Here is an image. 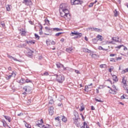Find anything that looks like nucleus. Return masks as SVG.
<instances>
[{"label":"nucleus","mask_w":128,"mask_h":128,"mask_svg":"<svg viewBox=\"0 0 128 128\" xmlns=\"http://www.w3.org/2000/svg\"><path fill=\"white\" fill-rule=\"evenodd\" d=\"M60 16L66 20H70V14L68 8L63 10L62 13L60 14Z\"/></svg>","instance_id":"1"},{"label":"nucleus","mask_w":128,"mask_h":128,"mask_svg":"<svg viewBox=\"0 0 128 128\" xmlns=\"http://www.w3.org/2000/svg\"><path fill=\"white\" fill-rule=\"evenodd\" d=\"M56 78V81L59 82V84H62L64 81V76L62 74H55L54 75Z\"/></svg>","instance_id":"2"},{"label":"nucleus","mask_w":128,"mask_h":128,"mask_svg":"<svg viewBox=\"0 0 128 128\" xmlns=\"http://www.w3.org/2000/svg\"><path fill=\"white\" fill-rule=\"evenodd\" d=\"M22 4H24L26 6H32V2L31 0H23Z\"/></svg>","instance_id":"3"},{"label":"nucleus","mask_w":128,"mask_h":128,"mask_svg":"<svg viewBox=\"0 0 128 128\" xmlns=\"http://www.w3.org/2000/svg\"><path fill=\"white\" fill-rule=\"evenodd\" d=\"M56 66L58 68H63L64 70H66V68H65L64 64H62L60 62H58L56 63Z\"/></svg>","instance_id":"4"},{"label":"nucleus","mask_w":128,"mask_h":128,"mask_svg":"<svg viewBox=\"0 0 128 128\" xmlns=\"http://www.w3.org/2000/svg\"><path fill=\"white\" fill-rule=\"evenodd\" d=\"M60 8L62 12L64 10H66L68 8V4L64 3L62 4L60 6Z\"/></svg>","instance_id":"5"},{"label":"nucleus","mask_w":128,"mask_h":128,"mask_svg":"<svg viewBox=\"0 0 128 128\" xmlns=\"http://www.w3.org/2000/svg\"><path fill=\"white\" fill-rule=\"evenodd\" d=\"M32 54H34V51L29 50H28V52H27V56L29 58H32Z\"/></svg>","instance_id":"6"},{"label":"nucleus","mask_w":128,"mask_h":128,"mask_svg":"<svg viewBox=\"0 0 128 128\" xmlns=\"http://www.w3.org/2000/svg\"><path fill=\"white\" fill-rule=\"evenodd\" d=\"M3 116L6 120H8V122H12V118H10V116L4 115Z\"/></svg>","instance_id":"7"},{"label":"nucleus","mask_w":128,"mask_h":128,"mask_svg":"<svg viewBox=\"0 0 128 128\" xmlns=\"http://www.w3.org/2000/svg\"><path fill=\"white\" fill-rule=\"evenodd\" d=\"M49 114H50V116H52V114H54V106H51L50 108H49Z\"/></svg>","instance_id":"8"},{"label":"nucleus","mask_w":128,"mask_h":128,"mask_svg":"<svg viewBox=\"0 0 128 128\" xmlns=\"http://www.w3.org/2000/svg\"><path fill=\"white\" fill-rule=\"evenodd\" d=\"M72 34H73L74 36H82V33H78V32H76V31H74V32H72Z\"/></svg>","instance_id":"9"},{"label":"nucleus","mask_w":128,"mask_h":128,"mask_svg":"<svg viewBox=\"0 0 128 128\" xmlns=\"http://www.w3.org/2000/svg\"><path fill=\"white\" fill-rule=\"evenodd\" d=\"M74 50V48H72V47H70L69 48H66V52H69L70 54L71 52H72V50Z\"/></svg>","instance_id":"10"},{"label":"nucleus","mask_w":128,"mask_h":128,"mask_svg":"<svg viewBox=\"0 0 128 128\" xmlns=\"http://www.w3.org/2000/svg\"><path fill=\"white\" fill-rule=\"evenodd\" d=\"M84 4V1L80 0H76L75 4Z\"/></svg>","instance_id":"11"},{"label":"nucleus","mask_w":128,"mask_h":128,"mask_svg":"<svg viewBox=\"0 0 128 128\" xmlns=\"http://www.w3.org/2000/svg\"><path fill=\"white\" fill-rule=\"evenodd\" d=\"M2 122L3 124V126H4V128H6V126H8V123H6V120H2Z\"/></svg>","instance_id":"12"},{"label":"nucleus","mask_w":128,"mask_h":128,"mask_svg":"<svg viewBox=\"0 0 128 128\" xmlns=\"http://www.w3.org/2000/svg\"><path fill=\"white\" fill-rule=\"evenodd\" d=\"M74 114L75 116V118H79V116H78V112L76 111V110H74Z\"/></svg>","instance_id":"13"},{"label":"nucleus","mask_w":128,"mask_h":128,"mask_svg":"<svg viewBox=\"0 0 128 128\" xmlns=\"http://www.w3.org/2000/svg\"><path fill=\"white\" fill-rule=\"evenodd\" d=\"M7 56H8V58H10V59L12 58V60H15L16 62H18V59L14 58L12 56H10V55L8 54L7 55Z\"/></svg>","instance_id":"14"},{"label":"nucleus","mask_w":128,"mask_h":128,"mask_svg":"<svg viewBox=\"0 0 128 128\" xmlns=\"http://www.w3.org/2000/svg\"><path fill=\"white\" fill-rule=\"evenodd\" d=\"M82 50L84 52H89V53L92 52V50H90L86 48H83Z\"/></svg>","instance_id":"15"},{"label":"nucleus","mask_w":128,"mask_h":128,"mask_svg":"<svg viewBox=\"0 0 128 128\" xmlns=\"http://www.w3.org/2000/svg\"><path fill=\"white\" fill-rule=\"evenodd\" d=\"M102 36L100 34H98L96 37V38H98L97 40H100V42H102Z\"/></svg>","instance_id":"16"},{"label":"nucleus","mask_w":128,"mask_h":128,"mask_svg":"<svg viewBox=\"0 0 128 128\" xmlns=\"http://www.w3.org/2000/svg\"><path fill=\"white\" fill-rule=\"evenodd\" d=\"M112 78H113V80H114V82H118V76H116L113 75Z\"/></svg>","instance_id":"17"},{"label":"nucleus","mask_w":128,"mask_h":128,"mask_svg":"<svg viewBox=\"0 0 128 128\" xmlns=\"http://www.w3.org/2000/svg\"><path fill=\"white\" fill-rule=\"evenodd\" d=\"M20 84H26V80L24 78H22L20 80L18 81Z\"/></svg>","instance_id":"18"},{"label":"nucleus","mask_w":128,"mask_h":128,"mask_svg":"<svg viewBox=\"0 0 128 128\" xmlns=\"http://www.w3.org/2000/svg\"><path fill=\"white\" fill-rule=\"evenodd\" d=\"M89 30H95V32H100V29L98 28H89Z\"/></svg>","instance_id":"19"},{"label":"nucleus","mask_w":128,"mask_h":128,"mask_svg":"<svg viewBox=\"0 0 128 128\" xmlns=\"http://www.w3.org/2000/svg\"><path fill=\"white\" fill-rule=\"evenodd\" d=\"M92 42L93 44H96V42H98V40L97 38H94L92 40Z\"/></svg>","instance_id":"20"},{"label":"nucleus","mask_w":128,"mask_h":128,"mask_svg":"<svg viewBox=\"0 0 128 128\" xmlns=\"http://www.w3.org/2000/svg\"><path fill=\"white\" fill-rule=\"evenodd\" d=\"M112 40H114V42H118V37H113L112 38Z\"/></svg>","instance_id":"21"},{"label":"nucleus","mask_w":128,"mask_h":128,"mask_svg":"<svg viewBox=\"0 0 128 128\" xmlns=\"http://www.w3.org/2000/svg\"><path fill=\"white\" fill-rule=\"evenodd\" d=\"M44 22L46 24H47V26H49V24H50V21H49V20H48V18H46L44 19Z\"/></svg>","instance_id":"22"},{"label":"nucleus","mask_w":128,"mask_h":128,"mask_svg":"<svg viewBox=\"0 0 128 128\" xmlns=\"http://www.w3.org/2000/svg\"><path fill=\"white\" fill-rule=\"evenodd\" d=\"M114 16H118V12H117L116 9L114 11Z\"/></svg>","instance_id":"23"},{"label":"nucleus","mask_w":128,"mask_h":128,"mask_svg":"<svg viewBox=\"0 0 128 128\" xmlns=\"http://www.w3.org/2000/svg\"><path fill=\"white\" fill-rule=\"evenodd\" d=\"M62 122H66V120H68V119L66 118V116H62Z\"/></svg>","instance_id":"24"},{"label":"nucleus","mask_w":128,"mask_h":128,"mask_svg":"<svg viewBox=\"0 0 128 128\" xmlns=\"http://www.w3.org/2000/svg\"><path fill=\"white\" fill-rule=\"evenodd\" d=\"M27 44H34L36 42L34 40L26 41Z\"/></svg>","instance_id":"25"},{"label":"nucleus","mask_w":128,"mask_h":128,"mask_svg":"<svg viewBox=\"0 0 128 128\" xmlns=\"http://www.w3.org/2000/svg\"><path fill=\"white\" fill-rule=\"evenodd\" d=\"M30 86H24V88H23V90H25V92H28V88H30Z\"/></svg>","instance_id":"26"},{"label":"nucleus","mask_w":128,"mask_h":128,"mask_svg":"<svg viewBox=\"0 0 128 128\" xmlns=\"http://www.w3.org/2000/svg\"><path fill=\"white\" fill-rule=\"evenodd\" d=\"M80 118H74L73 120L74 121V124H76V122H78V119Z\"/></svg>","instance_id":"27"},{"label":"nucleus","mask_w":128,"mask_h":128,"mask_svg":"<svg viewBox=\"0 0 128 128\" xmlns=\"http://www.w3.org/2000/svg\"><path fill=\"white\" fill-rule=\"evenodd\" d=\"M64 96H62V95H60L58 98V100H60V101L62 100H64Z\"/></svg>","instance_id":"28"},{"label":"nucleus","mask_w":128,"mask_h":128,"mask_svg":"<svg viewBox=\"0 0 128 128\" xmlns=\"http://www.w3.org/2000/svg\"><path fill=\"white\" fill-rule=\"evenodd\" d=\"M112 87L114 88V92H118V89L116 88V86L112 85Z\"/></svg>","instance_id":"29"},{"label":"nucleus","mask_w":128,"mask_h":128,"mask_svg":"<svg viewBox=\"0 0 128 128\" xmlns=\"http://www.w3.org/2000/svg\"><path fill=\"white\" fill-rule=\"evenodd\" d=\"M53 30H56L57 32H60V30H62V29H60V28H54Z\"/></svg>","instance_id":"30"},{"label":"nucleus","mask_w":128,"mask_h":128,"mask_svg":"<svg viewBox=\"0 0 128 128\" xmlns=\"http://www.w3.org/2000/svg\"><path fill=\"white\" fill-rule=\"evenodd\" d=\"M36 126H39V128H44V125H42V124H38Z\"/></svg>","instance_id":"31"},{"label":"nucleus","mask_w":128,"mask_h":128,"mask_svg":"<svg viewBox=\"0 0 128 128\" xmlns=\"http://www.w3.org/2000/svg\"><path fill=\"white\" fill-rule=\"evenodd\" d=\"M39 34L40 36H42V26H41V28L39 30Z\"/></svg>","instance_id":"32"},{"label":"nucleus","mask_w":128,"mask_h":128,"mask_svg":"<svg viewBox=\"0 0 128 128\" xmlns=\"http://www.w3.org/2000/svg\"><path fill=\"white\" fill-rule=\"evenodd\" d=\"M98 48V50H105V51L108 50L102 47V46H100Z\"/></svg>","instance_id":"33"},{"label":"nucleus","mask_w":128,"mask_h":128,"mask_svg":"<svg viewBox=\"0 0 128 128\" xmlns=\"http://www.w3.org/2000/svg\"><path fill=\"white\" fill-rule=\"evenodd\" d=\"M122 46H124V45H120L119 46H116V50H120V48H122Z\"/></svg>","instance_id":"34"},{"label":"nucleus","mask_w":128,"mask_h":128,"mask_svg":"<svg viewBox=\"0 0 128 128\" xmlns=\"http://www.w3.org/2000/svg\"><path fill=\"white\" fill-rule=\"evenodd\" d=\"M62 117L60 116H58L57 117H56L55 118V120H58V122H60V118H61Z\"/></svg>","instance_id":"35"},{"label":"nucleus","mask_w":128,"mask_h":128,"mask_svg":"<svg viewBox=\"0 0 128 128\" xmlns=\"http://www.w3.org/2000/svg\"><path fill=\"white\" fill-rule=\"evenodd\" d=\"M11 78H12V75H9V76L6 75V80H10Z\"/></svg>","instance_id":"36"},{"label":"nucleus","mask_w":128,"mask_h":128,"mask_svg":"<svg viewBox=\"0 0 128 128\" xmlns=\"http://www.w3.org/2000/svg\"><path fill=\"white\" fill-rule=\"evenodd\" d=\"M34 36L36 40H40V36L38 34H34Z\"/></svg>","instance_id":"37"},{"label":"nucleus","mask_w":128,"mask_h":128,"mask_svg":"<svg viewBox=\"0 0 128 128\" xmlns=\"http://www.w3.org/2000/svg\"><path fill=\"white\" fill-rule=\"evenodd\" d=\"M64 34V32H60L56 33L55 34V36H60V34Z\"/></svg>","instance_id":"38"},{"label":"nucleus","mask_w":128,"mask_h":128,"mask_svg":"<svg viewBox=\"0 0 128 128\" xmlns=\"http://www.w3.org/2000/svg\"><path fill=\"white\" fill-rule=\"evenodd\" d=\"M6 10L8 12H10V5H7L6 6Z\"/></svg>","instance_id":"39"},{"label":"nucleus","mask_w":128,"mask_h":128,"mask_svg":"<svg viewBox=\"0 0 128 128\" xmlns=\"http://www.w3.org/2000/svg\"><path fill=\"white\" fill-rule=\"evenodd\" d=\"M26 32L25 30H23L22 33H21V36H26Z\"/></svg>","instance_id":"40"},{"label":"nucleus","mask_w":128,"mask_h":128,"mask_svg":"<svg viewBox=\"0 0 128 128\" xmlns=\"http://www.w3.org/2000/svg\"><path fill=\"white\" fill-rule=\"evenodd\" d=\"M83 110H84V106H80V112H82Z\"/></svg>","instance_id":"41"},{"label":"nucleus","mask_w":128,"mask_h":128,"mask_svg":"<svg viewBox=\"0 0 128 128\" xmlns=\"http://www.w3.org/2000/svg\"><path fill=\"white\" fill-rule=\"evenodd\" d=\"M48 103L50 104H54V100L53 99L50 100Z\"/></svg>","instance_id":"42"},{"label":"nucleus","mask_w":128,"mask_h":128,"mask_svg":"<svg viewBox=\"0 0 128 128\" xmlns=\"http://www.w3.org/2000/svg\"><path fill=\"white\" fill-rule=\"evenodd\" d=\"M45 30H48V32H50V30H52V28H50L48 26L45 27Z\"/></svg>","instance_id":"43"},{"label":"nucleus","mask_w":128,"mask_h":128,"mask_svg":"<svg viewBox=\"0 0 128 128\" xmlns=\"http://www.w3.org/2000/svg\"><path fill=\"white\" fill-rule=\"evenodd\" d=\"M88 126V124H86V122H84V124L83 126H82V128H86V126Z\"/></svg>","instance_id":"44"},{"label":"nucleus","mask_w":128,"mask_h":128,"mask_svg":"<svg viewBox=\"0 0 128 128\" xmlns=\"http://www.w3.org/2000/svg\"><path fill=\"white\" fill-rule=\"evenodd\" d=\"M71 4L76 5V0H71Z\"/></svg>","instance_id":"45"},{"label":"nucleus","mask_w":128,"mask_h":128,"mask_svg":"<svg viewBox=\"0 0 128 128\" xmlns=\"http://www.w3.org/2000/svg\"><path fill=\"white\" fill-rule=\"evenodd\" d=\"M122 82L124 84H126V80H124V78H123L122 80Z\"/></svg>","instance_id":"46"},{"label":"nucleus","mask_w":128,"mask_h":128,"mask_svg":"<svg viewBox=\"0 0 128 128\" xmlns=\"http://www.w3.org/2000/svg\"><path fill=\"white\" fill-rule=\"evenodd\" d=\"M96 56H97L96 54H92V58H96Z\"/></svg>","instance_id":"47"},{"label":"nucleus","mask_w":128,"mask_h":128,"mask_svg":"<svg viewBox=\"0 0 128 128\" xmlns=\"http://www.w3.org/2000/svg\"><path fill=\"white\" fill-rule=\"evenodd\" d=\"M95 100H96V102H102V100H98L96 98H94Z\"/></svg>","instance_id":"48"},{"label":"nucleus","mask_w":128,"mask_h":128,"mask_svg":"<svg viewBox=\"0 0 128 128\" xmlns=\"http://www.w3.org/2000/svg\"><path fill=\"white\" fill-rule=\"evenodd\" d=\"M50 42L51 44H52V46H54V44H56V42H54V41L52 40L50 42Z\"/></svg>","instance_id":"49"},{"label":"nucleus","mask_w":128,"mask_h":128,"mask_svg":"<svg viewBox=\"0 0 128 128\" xmlns=\"http://www.w3.org/2000/svg\"><path fill=\"white\" fill-rule=\"evenodd\" d=\"M0 24H1V26H2V28H4V26H6L4 22H1Z\"/></svg>","instance_id":"50"},{"label":"nucleus","mask_w":128,"mask_h":128,"mask_svg":"<svg viewBox=\"0 0 128 128\" xmlns=\"http://www.w3.org/2000/svg\"><path fill=\"white\" fill-rule=\"evenodd\" d=\"M74 124L77 128H78L80 126V122H77L76 123H75Z\"/></svg>","instance_id":"51"},{"label":"nucleus","mask_w":128,"mask_h":128,"mask_svg":"<svg viewBox=\"0 0 128 128\" xmlns=\"http://www.w3.org/2000/svg\"><path fill=\"white\" fill-rule=\"evenodd\" d=\"M25 126H26V128H32V127H30V125L28 124H26Z\"/></svg>","instance_id":"52"},{"label":"nucleus","mask_w":128,"mask_h":128,"mask_svg":"<svg viewBox=\"0 0 128 128\" xmlns=\"http://www.w3.org/2000/svg\"><path fill=\"white\" fill-rule=\"evenodd\" d=\"M10 76H12V77L16 76V73H14V72H12V73L11 74H10Z\"/></svg>","instance_id":"53"},{"label":"nucleus","mask_w":128,"mask_h":128,"mask_svg":"<svg viewBox=\"0 0 128 128\" xmlns=\"http://www.w3.org/2000/svg\"><path fill=\"white\" fill-rule=\"evenodd\" d=\"M110 62H116V60L114 58H110Z\"/></svg>","instance_id":"54"},{"label":"nucleus","mask_w":128,"mask_h":128,"mask_svg":"<svg viewBox=\"0 0 128 128\" xmlns=\"http://www.w3.org/2000/svg\"><path fill=\"white\" fill-rule=\"evenodd\" d=\"M92 6H94V4H93V3H90V4L88 5V8H92Z\"/></svg>","instance_id":"55"},{"label":"nucleus","mask_w":128,"mask_h":128,"mask_svg":"<svg viewBox=\"0 0 128 128\" xmlns=\"http://www.w3.org/2000/svg\"><path fill=\"white\" fill-rule=\"evenodd\" d=\"M128 72V68H126L125 70H123L122 72L123 74H124V72Z\"/></svg>","instance_id":"56"},{"label":"nucleus","mask_w":128,"mask_h":128,"mask_svg":"<svg viewBox=\"0 0 128 128\" xmlns=\"http://www.w3.org/2000/svg\"><path fill=\"white\" fill-rule=\"evenodd\" d=\"M46 128H52V126L50 124H47V126H45Z\"/></svg>","instance_id":"57"},{"label":"nucleus","mask_w":128,"mask_h":128,"mask_svg":"<svg viewBox=\"0 0 128 128\" xmlns=\"http://www.w3.org/2000/svg\"><path fill=\"white\" fill-rule=\"evenodd\" d=\"M38 124H42L44 122V121H42V119H41L40 120H38Z\"/></svg>","instance_id":"58"},{"label":"nucleus","mask_w":128,"mask_h":128,"mask_svg":"<svg viewBox=\"0 0 128 128\" xmlns=\"http://www.w3.org/2000/svg\"><path fill=\"white\" fill-rule=\"evenodd\" d=\"M18 116H24V113L20 112L18 114Z\"/></svg>","instance_id":"59"},{"label":"nucleus","mask_w":128,"mask_h":128,"mask_svg":"<svg viewBox=\"0 0 128 128\" xmlns=\"http://www.w3.org/2000/svg\"><path fill=\"white\" fill-rule=\"evenodd\" d=\"M80 116H81L82 120H84V115H82V114H80Z\"/></svg>","instance_id":"60"},{"label":"nucleus","mask_w":128,"mask_h":128,"mask_svg":"<svg viewBox=\"0 0 128 128\" xmlns=\"http://www.w3.org/2000/svg\"><path fill=\"white\" fill-rule=\"evenodd\" d=\"M25 82H32V80L27 79L25 80Z\"/></svg>","instance_id":"61"},{"label":"nucleus","mask_w":128,"mask_h":128,"mask_svg":"<svg viewBox=\"0 0 128 128\" xmlns=\"http://www.w3.org/2000/svg\"><path fill=\"white\" fill-rule=\"evenodd\" d=\"M124 98H126V97H124V96L122 95V96H121L120 97L121 100H124Z\"/></svg>","instance_id":"62"},{"label":"nucleus","mask_w":128,"mask_h":128,"mask_svg":"<svg viewBox=\"0 0 128 128\" xmlns=\"http://www.w3.org/2000/svg\"><path fill=\"white\" fill-rule=\"evenodd\" d=\"M44 76H48V72H44Z\"/></svg>","instance_id":"63"},{"label":"nucleus","mask_w":128,"mask_h":128,"mask_svg":"<svg viewBox=\"0 0 128 128\" xmlns=\"http://www.w3.org/2000/svg\"><path fill=\"white\" fill-rule=\"evenodd\" d=\"M58 106H62V104H58Z\"/></svg>","instance_id":"64"}]
</instances>
